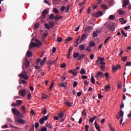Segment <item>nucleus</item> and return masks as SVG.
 Returning <instances> with one entry per match:
<instances>
[{
  "label": "nucleus",
  "instance_id": "obj_1",
  "mask_svg": "<svg viewBox=\"0 0 131 131\" xmlns=\"http://www.w3.org/2000/svg\"><path fill=\"white\" fill-rule=\"evenodd\" d=\"M18 77H19L20 79L24 78L25 80H28L29 79V76L27 75V72L25 71H23L21 73L18 75Z\"/></svg>",
  "mask_w": 131,
  "mask_h": 131
},
{
  "label": "nucleus",
  "instance_id": "obj_2",
  "mask_svg": "<svg viewBox=\"0 0 131 131\" xmlns=\"http://www.w3.org/2000/svg\"><path fill=\"white\" fill-rule=\"evenodd\" d=\"M103 15V13L101 11H98L96 12H94L92 14V16L95 18H99Z\"/></svg>",
  "mask_w": 131,
  "mask_h": 131
},
{
  "label": "nucleus",
  "instance_id": "obj_3",
  "mask_svg": "<svg viewBox=\"0 0 131 131\" xmlns=\"http://www.w3.org/2000/svg\"><path fill=\"white\" fill-rule=\"evenodd\" d=\"M26 93H27V91L25 89L21 90L20 91L19 90V91H18V93L21 97L25 96L26 95Z\"/></svg>",
  "mask_w": 131,
  "mask_h": 131
},
{
  "label": "nucleus",
  "instance_id": "obj_4",
  "mask_svg": "<svg viewBox=\"0 0 131 131\" xmlns=\"http://www.w3.org/2000/svg\"><path fill=\"white\" fill-rule=\"evenodd\" d=\"M35 45H36V47H37V48L40 47L42 45V42L38 39H35Z\"/></svg>",
  "mask_w": 131,
  "mask_h": 131
},
{
  "label": "nucleus",
  "instance_id": "obj_5",
  "mask_svg": "<svg viewBox=\"0 0 131 131\" xmlns=\"http://www.w3.org/2000/svg\"><path fill=\"white\" fill-rule=\"evenodd\" d=\"M49 13L48 9H45L42 12L41 16L43 18H46L47 16V14Z\"/></svg>",
  "mask_w": 131,
  "mask_h": 131
},
{
  "label": "nucleus",
  "instance_id": "obj_6",
  "mask_svg": "<svg viewBox=\"0 0 131 131\" xmlns=\"http://www.w3.org/2000/svg\"><path fill=\"white\" fill-rule=\"evenodd\" d=\"M100 64H101V66H99L100 69V70L104 72L105 71V62H100Z\"/></svg>",
  "mask_w": 131,
  "mask_h": 131
},
{
  "label": "nucleus",
  "instance_id": "obj_7",
  "mask_svg": "<svg viewBox=\"0 0 131 131\" xmlns=\"http://www.w3.org/2000/svg\"><path fill=\"white\" fill-rule=\"evenodd\" d=\"M123 4L122 7L124 8H125L128 5V4L129 3V0H123Z\"/></svg>",
  "mask_w": 131,
  "mask_h": 131
},
{
  "label": "nucleus",
  "instance_id": "obj_8",
  "mask_svg": "<svg viewBox=\"0 0 131 131\" xmlns=\"http://www.w3.org/2000/svg\"><path fill=\"white\" fill-rule=\"evenodd\" d=\"M7 121L8 122V123L10 124V126L11 128H17V127L14 126L12 125L11 124V123H13V121H12L11 119L10 118H7Z\"/></svg>",
  "mask_w": 131,
  "mask_h": 131
},
{
  "label": "nucleus",
  "instance_id": "obj_9",
  "mask_svg": "<svg viewBox=\"0 0 131 131\" xmlns=\"http://www.w3.org/2000/svg\"><path fill=\"white\" fill-rule=\"evenodd\" d=\"M24 65L26 68H29L30 67V62L27 59H25V61H24Z\"/></svg>",
  "mask_w": 131,
  "mask_h": 131
},
{
  "label": "nucleus",
  "instance_id": "obj_10",
  "mask_svg": "<svg viewBox=\"0 0 131 131\" xmlns=\"http://www.w3.org/2000/svg\"><path fill=\"white\" fill-rule=\"evenodd\" d=\"M88 37V35H86L85 34H83L82 36H81V39H80V42L79 43V44L81 43V42H82V41H83V40H84V39Z\"/></svg>",
  "mask_w": 131,
  "mask_h": 131
},
{
  "label": "nucleus",
  "instance_id": "obj_11",
  "mask_svg": "<svg viewBox=\"0 0 131 131\" xmlns=\"http://www.w3.org/2000/svg\"><path fill=\"white\" fill-rule=\"evenodd\" d=\"M103 76H104L103 73L100 71H99L98 72L97 74L96 75L95 77L96 78L99 77H103Z\"/></svg>",
  "mask_w": 131,
  "mask_h": 131
},
{
  "label": "nucleus",
  "instance_id": "obj_12",
  "mask_svg": "<svg viewBox=\"0 0 131 131\" xmlns=\"http://www.w3.org/2000/svg\"><path fill=\"white\" fill-rule=\"evenodd\" d=\"M69 73H72L73 76H77V72H76V70H69Z\"/></svg>",
  "mask_w": 131,
  "mask_h": 131
},
{
  "label": "nucleus",
  "instance_id": "obj_13",
  "mask_svg": "<svg viewBox=\"0 0 131 131\" xmlns=\"http://www.w3.org/2000/svg\"><path fill=\"white\" fill-rule=\"evenodd\" d=\"M12 111L13 112V114H14V115L16 116L18 115V114L19 113V111L16 108H12Z\"/></svg>",
  "mask_w": 131,
  "mask_h": 131
},
{
  "label": "nucleus",
  "instance_id": "obj_14",
  "mask_svg": "<svg viewBox=\"0 0 131 131\" xmlns=\"http://www.w3.org/2000/svg\"><path fill=\"white\" fill-rule=\"evenodd\" d=\"M34 47H36V44L33 41H31L30 44L29 45V49H31Z\"/></svg>",
  "mask_w": 131,
  "mask_h": 131
},
{
  "label": "nucleus",
  "instance_id": "obj_15",
  "mask_svg": "<svg viewBox=\"0 0 131 131\" xmlns=\"http://www.w3.org/2000/svg\"><path fill=\"white\" fill-rule=\"evenodd\" d=\"M47 60V58L46 57H44L42 59V61L40 62V64L41 66L44 65L46 63Z\"/></svg>",
  "mask_w": 131,
  "mask_h": 131
},
{
  "label": "nucleus",
  "instance_id": "obj_16",
  "mask_svg": "<svg viewBox=\"0 0 131 131\" xmlns=\"http://www.w3.org/2000/svg\"><path fill=\"white\" fill-rule=\"evenodd\" d=\"M84 56H85L84 53H82V54H80V55H79V57L77 58V60L78 61H80L84 58Z\"/></svg>",
  "mask_w": 131,
  "mask_h": 131
},
{
  "label": "nucleus",
  "instance_id": "obj_17",
  "mask_svg": "<svg viewBox=\"0 0 131 131\" xmlns=\"http://www.w3.org/2000/svg\"><path fill=\"white\" fill-rule=\"evenodd\" d=\"M65 104L67 105V106H68L69 107H72L73 106V103H70L68 101L66 100L64 101Z\"/></svg>",
  "mask_w": 131,
  "mask_h": 131
},
{
  "label": "nucleus",
  "instance_id": "obj_18",
  "mask_svg": "<svg viewBox=\"0 0 131 131\" xmlns=\"http://www.w3.org/2000/svg\"><path fill=\"white\" fill-rule=\"evenodd\" d=\"M93 27H90V26H88L85 30V31L86 33H88L90 31H91V30H93Z\"/></svg>",
  "mask_w": 131,
  "mask_h": 131
},
{
  "label": "nucleus",
  "instance_id": "obj_19",
  "mask_svg": "<svg viewBox=\"0 0 131 131\" xmlns=\"http://www.w3.org/2000/svg\"><path fill=\"white\" fill-rule=\"evenodd\" d=\"M58 85L60 87H66L67 85V82H62L61 83L58 84Z\"/></svg>",
  "mask_w": 131,
  "mask_h": 131
},
{
  "label": "nucleus",
  "instance_id": "obj_20",
  "mask_svg": "<svg viewBox=\"0 0 131 131\" xmlns=\"http://www.w3.org/2000/svg\"><path fill=\"white\" fill-rule=\"evenodd\" d=\"M20 110H21V112L23 113V114H26V107L25 106H21V107H20Z\"/></svg>",
  "mask_w": 131,
  "mask_h": 131
},
{
  "label": "nucleus",
  "instance_id": "obj_21",
  "mask_svg": "<svg viewBox=\"0 0 131 131\" xmlns=\"http://www.w3.org/2000/svg\"><path fill=\"white\" fill-rule=\"evenodd\" d=\"M58 117H59V118L60 119H62L63 118V117H64V113H63V112H60L58 114Z\"/></svg>",
  "mask_w": 131,
  "mask_h": 131
},
{
  "label": "nucleus",
  "instance_id": "obj_22",
  "mask_svg": "<svg viewBox=\"0 0 131 131\" xmlns=\"http://www.w3.org/2000/svg\"><path fill=\"white\" fill-rule=\"evenodd\" d=\"M17 123L21 124H24L26 123V121L23 119H18L17 120Z\"/></svg>",
  "mask_w": 131,
  "mask_h": 131
},
{
  "label": "nucleus",
  "instance_id": "obj_23",
  "mask_svg": "<svg viewBox=\"0 0 131 131\" xmlns=\"http://www.w3.org/2000/svg\"><path fill=\"white\" fill-rule=\"evenodd\" d=\"M94 125L97 131H101L100 129V127L97 125L96 121L95 122Z\"/></svg>",
  "mask_w": 131,
  "mask_h": 131
},
{
  "label": "nucleus",
  "instance_id": "obj_24",
  "mask_svg": "<svg viewBox=\"0 0 131 131\" xmlns=\"http://www.w3.org/2000/svg\"><path fill=\"white\" fill-rule=\"evenodd\" d=\"M32 56V52L31 51H29V50H28L27 51V56L28 57H31Z\"/></svg>",
  "mask_w": 131,
  "mask_h": 131
},
{
  "label": "nucleus",
  "instance_id": "obj_25",
  "mask_svg": "<svg viewBox=\"0 0 131 131\" xmlns=\"http://www.w3.org/2000/svg\"><path fill=\"white\" fill-rule=\"evenodd\" d=\"M49 25L51 28H54L55 26V23L53 21H50Z\"/></svg>",
  "mask_w": 131,
  "mask_h": 131
},
{
  "label": "nucleus",
  "instance_id": "obj_26",
  "mask_svg": "<svg viewBox=\"0 0 131 131\" xmlns=\"http://www.w3.org/2000/svg\"><path fill=\"white\" fill-rule=\"evenodd\" d=\"M112 24L109 23L108 22H106L105 24H104V26H106V27L108 28V29L111 28V25Z\"/></svg>",
  "mask_w": 131,
  "mask_h": 131
},
{
  "label": "nucleus",
  "instance_id": "obj_27",
  "mask_svg": "<svg viewBox=\"0 0 131 131\" xmlns=\"http://www.w3.org/2000/svg\"><path fill=\"white\" fill-rule=\"evenodd\" d=\"M40 24L39 23H36L34 25V28L35 29H37L39 27Z\"/></svg>",
  "mask_w": 131,
  "mask_h": 131
},
{
  "label": "nucleus",
  "instance_id": "obj_28",
  "mask_svg": "<svg viewBox=\"0 0 131 131\" xmlns=\"http://www.w3.org/2000/svg\"><path fill=\"white\" fill-rule=\"evenodd\" d=\"M48 33H43V36H42V38L43 39H45L48 36Z\"/></svg>",
  "mask_w": 131,
  "mask_h": 131
},
{
  "label": "nucleus",
  "instance_id": "obj_29",
  "mask_svg": "<svg viewBox=\"0 0 131 131\" xmlns=\"http://www.w3.org/2000/svg\"><path fill=\"white\" fill-rule=\"evenodd\" d=\"M79 53L78 52H75V53H74L73 54V58H76L77 57H79Z\"/></svg>",
  "mask_w": 131,
  "mask_h": 131
},
{
  "label": "nucleus",
  "instance_id": "obj_30",
  "mask_svg": "<svg viewBox=\"0 0 131 131\" xmlns=\"http://www.w3.org/2000/svg\"><path fill=\"white\" fill-rule=\"evenodd\" d=\"M119 114L120 118H123L124 116V112L122 110H120Z\"/></svg>",
  "mask_w": 131,
  "mask_h": 131
},
{
  "label": "nucleus",
  "instance_id": "obj_31",
  "mask_svg": "<svg viewBox=\"0 0 131 131\" xmlns=\"http://www.w3.org/2000/svg\"><path fill=\"white\" fill-rule=\"evenodd\" d=\"M16 116H17V118L21 119H23L24 118V116L20 112L19 113V114H17V115H16Z\"/></svg>",
  "mask_w": 131,
  "mask_h": 131
},
{
  "label": "nucleus",
  "instance_id": "obj_32",
  "mask_svg": "<svg viewBox=\"0 0 131 131\" xmlns=\"http://www.w3.org/2000/svg\"><path fill=\"white\" fill-rule=\"evenodd\" d=\"M62 16H59L58 15H57L55 16V20L59 21L60 19L62 18Z\"/></svg>",
  "mask_w": 131,
  "mask_h": 131
},
{
  "label": "nucleus",
  "instance_id": "obj_33",
  "mask_svg": "<svg viewBox=\"0 0 131 131\" xmlns=\"http://www.w3.org/2000/svg\"><path fill=\"white\" fill-rule=\"evenodd\" d=\"M49 117V114L47 116H44L42 117V119L44 121H47L48 120Z\"/></svg>",
  "mask_w": 131,
  "mask_h": 131
},
{
  "label": "nucleus",
  "instance_id": "obj_34",
  "mask_svg": "<svg viewBox=\"0 0 131 131\" xmlns=\"http://www.w3.org/2000/svg\"><path fill=\"white\" fill-rule=\"evenodd\" d=\"M115 25L113 24H112L110 30L111 31H114L115 30Z\"/></svg>",
  "mask_w": 131,
  "mask_h": 131
},
{
  "label": "nucleus",
  "instance_id": "obj_35",
  "mask_svg": "<svg viewBox=\"0 0 131 131\" xmlns=\"http://www.w3.org/2000/svg\"><path fill=\"white\" fill-rule=\"evenodd\" d=\"M55 15L54 14H51L49 16V19L50 20H54L55 19Z\"/></svg>",
  "mask_w": 131,
  "mask_h": 131
},
{
  "label": "nucleus",
  "instance_id": "obj_36",
  "mask_svg": "<svg viewBox=\"0 0 131 131\" xmlns=\"http://www.w3.org/2000/svg\"><path fill=\"white\" fill-rule=\"evenodd\" d=\"M70 5H67V6L66 7V11H65V12L66 13H69V10H70Z\"/></svg>",
  "mask_w": 131,
  "mask_h": 131
},
{
  "label": "nucleus",
  "instance_id": "obj_37",
  "mask_svg": "<svg viewBox=\"0 0 131 131\" xmlns=\"http://www.w3.org/2000/svg\"><path fill=\"white\" fill-rule=\"evenodd\" d=\"M79 48L80 51H83L85 49V46H84L82 44H81V45H80Z\"/></svg>",
  "mask_w": 131,
  "mask_h": 131
},
{
  "label": "nucleus",
  "instance_id": "obj_38",
  "mask_svg": "<svg viewBox=\"0 0 131 131\" xmlns=\"http://www.w3.org/2000/svg\"><path fill=\"white\" fill-rule=\"evenodd\" d=\"M46 127H47L48 128H52L53 126L52 125L51 123H48L46 124Z\"/></svg>",
  "mask_w": 131,
  "mask_h": 131
},
{
  "label": "nucleus",
  "instance_id": "obj_39",
  "mask_svg": "<svg viewBox=\"0 0 131 131\" xmlns=\"http://www.w3.org/2000/svg\"><path fill=\"white\" fill-rule=\"evenodd\" d=\"M22 103H23L22 100H16V104L17 106H20V105H21Z\"/></svg>",
  "mask_w": 131,
  "mask_h": 131
},
{
  "label": "nucleus",
  "instance_id": "obj_40",
  "mask_svg": "<svg viewBox=\"0 0 131 131\" xmlns=\"http://www.w3.org/2000/svg\"><path fill=\"white\" fill-rule=\"evenodd\" d=\"M98 32V31H94L93 32V36L95 37H97L98 34H97V33Z\"/></svg>",
  "mask_w": 131,
  "mask_h": 131
},
{
  "label": "nucleus",
  "instance_id": "obj_41",
  "mask_svg": "<svg viewBox=\"0 0 131 131\" xmlns=\"http://www.w3.org/2000/svg\"><path fill=\"white\" fill-rule=\"evenodd\" d=\"M57 41L58 42H61L63 41V39L61 37H58L57 38Z\"/></svg>",
  "mask_w": 131,
  "mask_h": 131
},
{
  "label": "nucleus",
  "instance_id": "obj_42",
  "mask_svg": "<svg viewBox=\"0 0 131 131\" xmlns=\"http://www.w3.org/2000/svg\"><path fill=\"white\" fill-rule=\"evenodd\" d=\"M45 28L47 30H50L51 29L50 25H49L48 24H45Z\"/></svg>",
  "mask_w": 131,
  "mask_h": 131
},
{
  "label": "nucleus",
  "instance_id": "obj_43",
  "mask_svg": "<svg viewBox=\"0 0 131 131\" xmlns=\"http://www.w3.org/2000/svg\"><path fill=\"white\" fill-rule=\"evenodd\" d=\"M91 82L93 84H95V78H94L93 75H92V76H91Z\"/></svg>",
  "mask_w": 131,
  "mask_h": 131
},
{
  "label": "nucleus",
  "instance_id": "obj_44",
  "mask_svg": "<svg viewBox=\"0 0 131 131\" xmlns=\"http://www.w3.org/2000/svg\"><path fill=\"white\" fill-rule=\"evenodd\" d=\"M118 11V13L120 15H123L125 13V11L124 10H119Z\"/></svg>",
  "mask_w": 131,
  "mask_h": 131
},
{
  "label": "nucleus",
  "instance_id": "obj_45",
  "mask_svg": "<svg viewBox=\"0 0 131 131\" xmlns=\"http://www.w3.org/2000/svg\"><path fill=\"white\" fill-rule=\"evenodd\" d=\"M39 123L41 124V125H43V123H45V121L43 120V119L42 118H40L39 120Z\"/></svg>",
  "mask_w": 131,
  "mask_h": 131
},
{
  "label": "nucleus",
  "instance_id": "obj_46",
  "mask_svg": "<svg viewBox=\"0 0 131 131\" xmlns=\"http://www.w3.org/2000/svg\"><path fill=\"white\" fill-rule=\"evenodd\" d=\"M42 114L43 115H46L47 114V111L46 108H44L42 110Z\"/></svg>",
  "mask_w": 131,
  "mask_h": 131
},
{
  "label": "nucleus",
  "instance_id": "obj_47",
  "mask_svg": "<svg viewBox=\"0 0 131 131\" xmlns=\"http://www.w3.org/2000/svg\"><path fill=\"white\" fill-rule=\"evenodd\" d=\"M53 12L55 14H58L59 13V11L57 9V8H55L53 9Z\"/></svg>",
  "mask_w": 131,
  "mask_h": 131
},
{
  "label": "nucleus",
  "instance_id": "obj_48",
  "mask_svg": "<svg viewBox=\"0 0 131 131\" xmlns=\"http://www.w3.org/2000/svg\"><path fill=\"white\" fill-rule=\"evenodd\" d=\"M104 89L106 92H108L110 89V85L108 84V85L106 86Z\"/></svg>",
  "mask_w": 131,
  "mask_h": 131
},
{
  "label": "nucleus",
  "instance_id": "obj_49",
  "mask_svg": "<svg viewBox=\"0 0 131 131\" xmlns=\"http://www.w3.org/2000/svg\"><path fill=\"white\" fill-rule=\"evenodd\" d=\"M80 74L81 75H84L86 73L85 71L84 70V69H82L80 71Z\"/></svg>",
  "mask_w": 131,
  "mask_h": 131
},
{
  "label": "nucleus",
  "instance_id": "obj_50",
  "mask_svg": "<svg viewBox=\"0 0 131 131\" xmlns=\"http://www.w3.org/2000/svg\"><path fill=\"white\" fill-rule=\"evenodd\" d=\"M57 62V60H53V61H51L49 62V65H51L53 64H55Z\"/></svg>",
  "mask_w": 131,
  "mask_h": 131
},
{
  "label": "nucleus",
  "instance_id": "obj_51",
  "mask_svg": "<svg viewBox=\"0 0 131 131\" xmlns=\"http://www.w3.org/2000/svg\"><path fill=\"white\" fill-rule=\"evenodd\" d=\"M95 42H94L91 41V42H90V43H89V46H90L91 47H93L95 46Z\"/></svg>",
  "mask_w": 131,
  "mask_h": 131
},
{
  "label": "nucleus",
  "instance_id": "obj_52",
  "mask_svg": "<svg viewBox=\"0 0 131 131\" xmlns=\"http://www.w3.org/2000/svg\"><path fill=\"white\" fill-rule=\"evenodd\" d=\"M34 127L35 128H38L39 127V123L38 122H36L34 124Z\"/></svg>",
  "mask_w": 131,
  "mask_h": 131
},
{
  "label": "nucleus",
  "instance_id": "obj_53",
  "mask_svg": "<svg viewBox=\"0 0 131 131\" xmlns=\"http://www.w3.org/2000/svg\"><path fill=\"white\" fill-rule=\"evenodd\" d=\"M98 59L100 62H103V61L104 60V59L103 58H100L98 57Z\"/></svg>",
  "mask_w": 131,
  "mask_h": 131
},
{
  "label": "nucleus",
  "instance_id": "obj_54",
  "mask_svg": "<svg viewBox=\"0 0 131 131\" xmlns=\"http://www.w3.org/2000/svg\"><path fill=\"white\" fill-rule=\"evenodd\" d=\"M101 8L103 9V10H105V9H106L107 7L106 6V5H104V4H102L101 5Z\"/></svg>",
  "mask_w": 131,
  "mask_h": 131
},
{
  "label": "nucleus",
  "instance_id": "obj_55",
  "mask_svg": "<svg viewBox=\"0 0 131 131\" xmlns=\"http://www.w3.org/2000/svg\"><path fill=\"white\" fill-rule=\"evenodd\" d=\"M109 18L110 20H114L115 18V16L114 15H111L109 16Z\"/></svg>",
  "mask_w": 131,
  "mask_h": 131
},
{
  "label": "nucleus",
  "instance_id": "obj_56",
  "mask_svg": "<svg viewBox=\"0 0 131 131\" xmlns=\"http://www.w3.org/2000/svg\"><path fill=\"white\" fill-rule=\"evenodd\" d=\"M41 131H48V128L46 126H43L41 128Z\"/></svg>",
  "mask_w": 131,
  "mask_h": 131
},
{
  "label": "nucleus",
  "instance_id": "obj_57",
  "mask_svg": "<svg viewBox=\"0 0 131 131\" xmlns=\"http://www.w3.org/2000/svg\"><path fill=\"white\" fill-rule=\"evenodd\" d=\"M121 33L125 37H126L127 36V35L125 33V32H124V31L123 30H122Z\"/></svg>",
  "mask_w": 131,
  "mask_h": 131
},
{
  "label": "nucleus",
  "instance_id": "obj_58",
  "mask_svg": "<svg viewBox=\"0 0 131 131\" xmlns=\"http://www.w3.org/2000/svg\"><path fill=\"white\" fill-rule=\"evenodd\" d=\"M82 116H85L86 117L87 114H86V112H85V110H84L82 111Z\"/></svg>",
  "mask_w": 131,
  "mask_h": 131
},
{
  "label": "nucleus",
  "instance_id": "obj_59",
  "mask_svg": "<svg viewBox=\"0 0 131 131\" xmlns=\"http://www.w3.org/2000/svg\"><path fill=\"white\" fill-rule=\"evenodd\" d=\"M66 9V6H62L61 7V12H63Z\"/></svg>",
  "mask_w": 131,
  "mask_h": 131
},
{
  "label": "nucleus",
  "instance_id": "obj_60",
  "mask_svg": "<svg viewBox=\"0 0 131 131\" xmlns=\"http://www.w3.org/2000/svg\"><path fill=\"white\" fill-rule=\"evenodd\" d=\"M111 36H110V37H108V38H107L105 40V41H104V45H105V44L106 43V42L108 41V40H109L111 39Z\"/></svg>",
  "mask_w": 131,
  "mask_h": 131
},
{
  "label": "nucleus",
  "instance_id": "obj_61",
  "mask_svg": "<svg viewBox=\"0 0 131 131\" xmlns=\"http://www.w3.org/2000/svg\"><path fill=\"white\" fill-rule=\"evenodd\" d=\"M31 98V94L30 92L28 93V100H30Z\"/></svg>",
  "mask_w": 131,
  "mask_h": 131
},
{
  "label": "nucleus",
  "instance_id": "obj_62",
  "mask_svg": "<svg viewBox=\"0 0 131 131\" xmlns=\"http://www.w3.org/2000/svg\"><path fill=\"white\" fill-rule=\"evenodd\" d=\"M118 88L120 89L122 88V85L120 82L118 81Z\"/></svg>",
  "mask_w": 131,
  "mask_h": 131
},
{
  "label": "nucleus",
  "instance_id": "obj_63",
  "mask_svg": "<svg viewBox=\"0 0 131 131\" xmlns=\"http://www.w3.org/2000/svg\"><path fill=\"white\" fill-rule=\"evenodd\" d=\"M127 56H124V57H122L121 60L123 62H124V61H126L127 60Z\"/></svg>",
  "mask_w": 131,
  "mask_h": 131
},
{
  "label": "nucleus",
  "instance_id": "obj_64",
  "mask_svg": "<svg viewBox=\"0 0 131 131\" xmlns=\"http://www.w3.org/2000/svg\"><path fill=\"white\" fill-rule=\"evenodd\" d=\"M27 83V82L24 80H21V81H20L19 82V83L21 84V83H24V84H26Z\"/></svg>",
  "mask_w": 131,
  "mask_h": 131
}]
</instances>
